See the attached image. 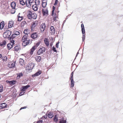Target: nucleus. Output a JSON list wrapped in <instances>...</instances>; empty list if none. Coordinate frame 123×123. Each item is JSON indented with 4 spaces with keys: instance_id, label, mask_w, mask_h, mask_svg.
I'll return each mask as SVG.
<instances>
[{
    "instance_id": "obj_26",
    "label": "nucleus",
    "mask_w": 123,
    "mask_h": 123,
    "mask_svg": "<svg viewBox=\"0 0 123 123\" xmlns=\"http://www.w3.org/2000/svg\"><path fill=\"white\" fill-rule=\"evenodd\" d=\"M47 4V2L46 1H43L42 2V7L44 8L46 7Z\"/></svg>"
},
{
    "instance_id": "obj_33",
    "label": "nucleus",
    "mask_w": 123,
    "mask_h": 123,
    "mask_svg": "<svg viewBox=\"0 0 123 123\" xmlns=\"http://www.w3.org/2000/svg\"><path fill=\"white\" fill-rule=\"evenodd\" d=\"M24 61V60L22 59H20L19 60V62L21 65H22Z\"/></svg>"
},
{
    "instance_id": "obj_16",
    "label": "nucleus",
    "mask_w": 123,
    "mask_h": 123,
    "mask_svg": "<svg viewBox=\"0 0 123 123\" xmlns=\"http://www.w3.org/2000/svg\"><path fill=\"white\" fill-rule=\"evenodd\" d=\"M29 66H28V67H29V68L31 69H32L35 66V65L34 63H31L29 64Z\"/></svg>"
},
{
    "instance_id": "obj_44",
    "label": "nucleus",
    "mask_w": 123,
    "mask_h": 123,
    "mask_svg": "<svg viewBox=\"0 0 123 123\" xmlns=\"http://www.w3.org/2000/svg\"><path fill=\"white\" fill-rule=\"evenodd\" d=\"M3 86L0 85V92H1L3 91Z\"/></svg>"
},
{
    "instance_id": "obj_29",
    "label": "nucleus",
    "mask_w": 123,
    "mask_h": 123,
    "mask_svg": "<svg viewBox=\"0 0 123 123\" xmlns=\"http://www.w3.org/2000/svg\"><path fill=\"white\" fill-rule=\"evenodd\" d=\"M13 45H12L11 43H9L7 45L8 49H10L12 47Z\"/></svg>"
},
{
    "instance_id": "obj_45",
    "label": "nucleus",
    "mask_w": 123,
    "mask_h": 123,
    "mask_svg": "<svg viewBox=\"0 0 123 123\" xmlns=\"http://www.w3.org/2000/svg\"><path fill=\"white\" fill-rule=\"evenodd\" d=\"M20 33L18 31H16L14 32V34L16 35H18Z\"/></svg>"
},
{
    "instance_id": "obj_10",
    "label": "nucleus",
    "mask_w": 123,
    "mask_h": 123,
    "mask_svg": "<svg viewBox=\"0 0 123 123\" xmlns=\"http://www.w3.org/2000/svg\"><path fill=\"white\" fill-rule=\"evenodd\" d=\"M41 73L42 72L41 71H39L34 74L32 75V77H34L35 76H38L40 75L41 74Z\"/></svg>"
},
{
    "instance_id": "obj_32",
    "label": "nucleus",
    "mask_w": 123,
    "mask_h": 123,
    "mask_svg": "<svg viewBox=\"0 0 123 123\" xmlns=\"http://www.w3.org/2000/svg\"><path fill=\"white\" fill-rule=\"evenodd\" d=\"M48 116L50 118H52L54 116V115L53 114L50 113H49L48 114Z\"/></svg>"
},
{
    "instance_id": "obj_47",
    "label": "nucleus",
    "mask_w": 123,
    "mask_h": 123,
    "mask_svg": "<svg viewBox=\"0 0 123 123\" xmlns=\"http://www.w3.org/2000/svg\"><path fill=\"white\" fill-rule=\"evenodd\" d=\"M85 36L84 34H83L82 35V41L83 42L85 40Z\"/></svg>"
},
{
    "instance_id": "obj_21",
    "label": "nucleus",
    "mask_w": 123,
    "mask_h": 123,
    "mask_svg": "<svg viewBox=\"0 0 123 123\" xmlns=\"http://www.w3.org/2000/svg\"><path fill=\"white\" fill-rule=\"evenodd\" d=\"M31 5H32V8L33 9V10L35 11H36L37 10V5H33L32 4H31Z\"/></svg>"
},
{
    "instance_id": "obj_28",
    "label": "nucleus",
    "mask_w": 123,
    "mask_h": 123,
    "mask_svg": "<svg viewBox=\"0 0 123 123\" xmlns=\"http://www.w3.org/2000/svg\"><path fill=\"white\" fill-rule=\"evenodd\" d=\"M23 75V73H21L18 74L17 78V79H19L20 77Z\"/></svg>"
},
{
    "instance_id": "obj_23",
    "label": "nucleus",
    "mask_w": 123,
    "mask_h": 123,
    "mask_svg": "<svg viewBox=\"0 0 123 123\" xmlns=\"http://www.w3.org/2000/svg\"><path fill=\"white\" fill-rule=\"evenodd\" d=\"M37 21H35L32 24V25L31 27L32 29L34 28L37 24Z\"/></svg>"
},
{
    "instance_id": "obj_51",
    "label": "nucleus",
    "mask_w": 123,
    "mask_h": 123,
    "mask_svg": "<svg viewBox=\"0 0 123 123\" xmlns=\"http://www.w3.org/2000/svg\"><path fill=\"white\" fill-rule=\"evenodd\" d=\"M56 16H55L54 17L53 20L54 21H56Z\"/></svg>"
},
{
    "instance_id": "obj_22",
    "label": "nucleus",
    "mask_w": 123,
    "mask_h": 123,
    "mask_svg": "<svg viewBox=\"0 0 123 123\" xmlns=\"http://www.w3.org/2000/svg\"><path fill=\"white\" fill-rule=\"evenodd\" d=\"M11 6L12 8L13 9H15V7L16 6V4L14 2H12L11 3Z\"/></svg>"
},
{
    "instance_id": "obj_41",
    "label": "nucleus",
    "mask_w": 123,
    "mask_h": 123,
    "mask_svg": "<svg viewBox=\"0 0 123 123\" xmlns=\"http://www.w3.org/2000/svg\"><path fill=\"white\" fill-rule=\"evenodd\" d=\"M23 19V18L22 17H20L19 16H18V21H21Z\"/></svg>"
},
{
    "instance_id": "obj_14",
    "label": "nucleus",
    "mask_w": 123,
    "mask_h": 123,
    "mask_svg": "<svg viewBox=\"0 0 123 123\" xmlns=\"http://www.w3.org/2000/svg\"><path fill=\"white\" fill-rule=\"evenodd\" d=\"M42 11L43 15H47L48 13V11L47 9H43Z\"/></svg>"
},
{
    "instance_id": "obj_4",
    "label": "nucleus",
    "mask_w": 123,
    "mask_h": 123,
    "mask_svg": "<svg viewBox=\"0 0 123 123\" xmlns=\"http://www.w3.org/2000/svg\"><path fill=\"white\" fill-rule=\"evenodd\" d=\"M11 32L10 31H7L4 34L3 36L5 38H8L11 35Z\"/></svg>"
},
{
    "instance_id": "obj_2",
    "label": "nucleus",
    "mask_w": 123,
    "mask_h": 123,
    "mask_svg": "<svg viewBox=\"0 0 123 123\" xmlns=\"http://www.w3.org/2000/svg\"><path fill=\"white\" fill-rule=\"evenodd\" d=\"M27 17L28 18L30 19H31L32 18L35 19L37 18V15L36 13L30 11L27 15Z\"/></svg>"
},
{
    "instance_id": "obj_6",
    "label": "nucleus",
    "mask_w": 123,
    "mask_h": 123,
    "mask_svg": "<svg viewBox=\"0 0 123 123\" xmlns=\"http://www.w3.org/2000/svg\"><path fill=\"white\" fill-rule=\"evenodd\" d=\"M46 27V25L45 24H42L40 26V30L41 32H43L44 31L45 28Z\"/></svg>"
},
{
    "instance_id": "obj_1",
    "label": "nucleus",
    "mask_w": 123,
    "mask_h": 123,
    "mask_svg": "<svg viewBox=\"0 0 123 123\" xmlns=\"http://www.w3.org/2000/svg\"><path fill=\"white\" fill-rule=\"evenodd\" d=\"M22 41L23 42L22 45L24 46L28 45L29 43H31V41L28 39L27 36V35H24L23 37Z\"/></svg>"
},
{
    "instance_id": "obj_57",
    "label": "nucleus",
    "mask_w": 123,
    "mask_h": 123,
    "mask_svg": "<svg viewBox=\"0 0 123 123\" xmlns=\"http://www.w3.org/2000/svg\"><path fill=\"white\" fill-rule=\"evenodd\" d=\"M65 22H66V20H64L63 22V25L65 23Z\"/></svg>"
},
{
    "instance_id": "obj_40",
    "label": "nucleus",
    "mask_w": 123,
    "mask_h": 123,
    "mask_svg": "<svg viewBox=\"0 0 123 123\" xmlns=\"http://www.w3.org/2000/svg\"><path fill=\"white\" fill-rule=\"evenodd\" d=\"M55 7L54 6H53V9H52V13L51 14L52 16H53L54 14V10H55Z\"/></svg>"
},
{
    "instance_id": "obj_46",
    "label": "nucleus",
    "mask_w": 123,
    "mask_h": 123,
    "mask_svg": "<svg viewBox=\"0 0 123 123\" xmlns=\"http://www.w3.org/2000/svg\"><path fill=\"white\" fill-rule=\"evenodd\" d=\"M40 43L39 42L37 43L36 45L34 46H35V47L36 48L39 45Z\"/></svg>"
},
{
    "instance_id": "obj_58",
    "label": "nucleus",
    "mask_w": 123,
    "mask_h": 123,
    "mask_svg": "<svg viewBox=\"0 0 123 123\" xmlns=\"http://www.w3.org/2000/svg\"><path fill=\"white\" fill-rule=\"evenodd\" d=\"M44 117L45 118H47V115L45 116Z\"/></svg>"
},
{
    "instance_id": "obj_43",
    "label": "nucleus",
    "mask_w": 123,
    "mask_h": 123,
    "mask_svg": "<svg viewBox=\"0 0 123 123\" xmlns=\"http://www.w3.org/2000/svg\"><path fill=\"white\" fill-rule=\"evenodd\" d=\"M34 0H26V2H29V3H31V4H32V3H33V2Z\"/></svg>"
},
{
    "instance_id": "obj_37",
    "label": "nucleus",
    "mask_w": 123,
    "mask_h": 123,
    "mask_svg": "<svg viewBox=\"0 0 123 123\" xmlns=\"http://www.w3.org/2000/svg\"><path fill=\"white\" fill-rule=\"evenodd\" d=\"M19 49V47L17 46H16L14 47V49L15 51H18Z\"/></svg>"
},
{
    "instance_id": "obj_55",
    "label": "nucleus",
    "mask_w": 123,
    "mask_h": 123,
    "mask_svg": "<svg viewBox=\"0 0 123 123\" xmlns=\"http://www.w3.org/2000/svg\"><path fill=\"white\" fill-rule=\"evenodd\" d=\"M42 120H40L37 122V123H42Z\"/></svg>"
},
{
    "instance_id": "obj_25",
    "label": "nucleus",
    "mask_w": 123,
    "mask_h": 123,
    "mask_svg": "<svg viewBox=\"0 0 123 123\" xmlns=\"http://www.w3.org/2000/svg\"><path fill=\"white\" fill-rule=\"evenodd\" d=\"M35 59L37 62H40L41 61V57L40 56H37L35 57Z\"/></svg>"
},
{
    "instance_id": "obj_56",
    "label": "nucleus",
    "mask_w": 123,
    "mask_h": 123,
    "mask_svg": "<svg viewBox=\"0 0 123 123\" xmlns=\"http://www.w3.org/2000/svg\"><path fill=\"white\" fill-rule=\"evenodd\" d=\"M5 59H4V60H5V61H6L7 60V57H5L4 58Z\"/></svg>"
},
{
    "instance_id": "obj_54",
    "label": "nucleus",
    "mask_w": 123,
    "mask_h": 123,
    "mask_svg": "<svg viewBox=\"0 0 123 123\" xmlns=\"http://www.w3.org/2000/svg\"><path fill=\"white\" fill-rule=\"evenodd\" d=\"M73 72H72L71 74V77H72V78H73Z\"/></svg>"
},
{
    "instance_id": "obj_52",
    "label": "nucleus",
    "mask_w": 123,
    "mask_h": 123,
    "mask_svg": "<svg viewBox=\"0 0 123 123\" xmlns=\"http://www.w3.org/2000/svg\"><path fill=\"white\" fill-rule=\"evenodd\" d=\"M59 42L57 43L56 44V47L57 48H58V44Z\"/></svg>"
},
{
    "instance_id": "obj_12",
    "label": "nucleus",
    "mask_w": 123,
    "mask_h": 123,
    "mask_svg": "<svg viewBox=\"0 0 123 123\" xmlns=\"http://www.w3.org/2000/svg\"><path fill=\"white\" fill-rule=\"evenodd\" d=\"M44 42L46 46L48 47L49 45V40L47 38H45L44 39Z\"/></svg>"
},
{
    "instance_id": "obj_5",
    "label": "nucleus",
    "mask_w": 123,
    "mask_h": 123,
    "mask_svg": "<svg viewBox=\"0 0 123 123\" xmlns=\"http://www.w3.org/2000/svg\"><path fill=\"white\" fill-rule=\"evenodd\" d=\"M45 49L43 47L41 48L37 52V54L38 55H40L41 54H43L45 52Z\"/></svg>"
},
{
    "instance_id": "obj_39",
    "label": "nucleus",
    "mask_w": 123,
    "mask_h": 123,
    "mask_svg": "<svg viewBox=\"0 0 123 123\" xmlns=\"http://www.w3.org/2000/svg\"><path fill=\"white\" fill-rule=\"evenodd\" d=\"M57 117L56 115H55L54 118V120L55 122H56L58 121Z\"/></svg>"
},
{
    "instance_id": "obj_50",
    "label": "nucleus",
    "mask_w": 123,
    "mask_h": 123,
    "mask_svg": "<svg viewBox=\"0 0 123 123\" xmlns=\"http://www.w3.org/2000/svg\"><path fill=\"white\" fill-rule=\"evenodd\" d=\"M58 0H55V2L54 4V5H56L58 3Z\"/></svg>"
},
{
    "instance_id": "obj_38",
    "label": "nucleus",
    "mask_w": 123,
    "mask_h": 123,
    "mask_svg": "<svg viewBox=\"0 0 123 123\" xmlns=\"http://www.w3.org/2000/svg\"><path fill=\"white\" fill-rule=\"evenodd\" d=\"M28 31V30L25 29L24 31V33L25 35H28V33L29 34V32Z\"/></svg>"
},
{
    "instance_id": "obj_9",
    "label": "nucleus",
    "mask_w": 123,
    "mask_h": 123,
    "mask_svg": "<svg viewBox=\"0 0 123 123\" xmlns=\"http://www.w3.org/2000/svg\"><path fill=\"white\" fill-rule=\"evenodd\" d=\"M50 32L53 34L55 33V29L53 26H51L50 28Z\"/></svg>"
},
{
    "instance_id": "obj_8",
    "label": "nucleus",
    "mask_w": 123,
    "mask_h": 123,
    "mask_svg": "<svg viewBox=\"0 0 123 123\" xmlns=\"http://www.w3.org/2000/svg\"><path fill=\"white\" fill-rule=\"evenodd\" d=\"M6 82L7 83H9L10 85H12L15 84L16 82V81L15 80H12L10 81H7Z\"/></svg>"
},
{
    "instance_id": "obj_19",
    "label": "nucleus",
    "mask_w": 123,
    "mask_h": 123,
    "mask_svg": "<svg viewBox=\"0 0 123 123\" xmlns=\"http://www.w3.org/2000/svg\"><path fill=\"white\" fill-rule=\"evenodd\" d=\"M13 25V22L12 21H10L9 22L8 27L9 28L12 27Z\"/></svg>"
},
{
    "instance_id": "obj_20",
    "label": "nucleus",
    "mask_w": 123,
    "mask_h": 123,
    "mask_svg": "<svg viewBox=\"0 0 123 123\" xmlns=\"http://www.w3.org/2000/svg\"><path fill=\"white\" fill-rule=\"evenodd\" d=\"M81 27L82 29V34H84L85 33V30L84 29V25L83 24H82L81 25Z\"/></svg>"
},
{
    "instance_id": "obj_53",
    "label": "nucleus",
    "mask_w": 123,
    "mask_h": 123,
    "mask_svg": "<svg viewBox=\"0 0 123 123\" xmlns=\"http://www.w3.org/2000/svg\"><path fill=\"white\" fill-rule=\"evenodd\" d=\"M26 106H25L24 107H22L20 109V110H21V109H26Z\"/></svg>"
},
{
    "instance_id": "obj_35",
    "label": "nucleus",
    "mask_w": 123,
    "mask_h": 123,
    "mask_svg": "<svg viewBox=\"0 0 123 123\" xmlns=\"http://www.w3.org/2000/svg\"><path fill=\"white\" fill-rule=\"evenodd\" d=\"M19 2L20 4L22 5H24L25 4V3L23 1V0H19Z\"/></svg>"
},
{
    "instance_id": "obj_18",
    "label": "nucleus",
    "mask_w": 123,
    "mask_h": 123,
    "mask_svg": "<svg viewBox=\"0 0 123 123\" xmlns=\"http://www.w3.org/2000/svg\"><path fill=\"white\" fill-rule=\"evenodd\" d=\"M70 80L71 82V87H72L74 86V82L73 80V78H72V77H71Z\"/></svg>"
},
{
    "instance_id": "obj_42",
    "label": "nucleus",
    "mask_w": 123,
    "mask_h": 123,
    "mask_svg": "<svg viewBox=\"0 0 123 123\" xmlns=\"http://www.w3.org/2000/svg\"><path fill=\"white\" fill-rule=\"evenodd\" d=\"M16 36L14 34H12L10 37L11 39H13L16 37Z\"/></svg>"
},
{
    "instance_id": "obj_11",
    "label": "nucleus",
    "mask_w": 123,
    "mask_h": 123,
    "mask_svg": "<svg viewBox=\"0 0 123 123\" xmlns=\"http://www.w3.org/2000/svg\"><path fill=\"white\" fill-rule=\"evenodd\" d=\"M37 32L33 33L31 35V37L33 39H35L37 37Z\"/></svg>"
},
{
    "instance_id": "obj_15",
    "label": "nucleus",
    "mask_w": 123,
    "mask_h": 123,
    "mask_svg": "<svg viewBox=\"0 0 123 123\" xmlns=\"http://www.w3.org/2000/svg\"><path fill=\"white\" fill-rule=\"evenodd\" d=\"M36 48L35 47V46H33L32 47L30 52V55H31L33 54L34 51L35 50Z\"/></svg>"
},
{
    "instance_id": "obj_24",
    "label": "nucleus",
    "mask_w": 123,
    "mask_h": 123,
    "mask_svg": "<svg viewBox=\"0 0 123 123\" xmlns=\"http://www.w3.org/2000/svg\"><path fill=\"white\" fill-rule=\"evenodd\" d=\"M26 70V72L27 73H30L31 72L32 69L29 68V67H27L25 69Z\"/></svg>"
},
{
    "instance_id": "obj_31",
    "label": "nucleus",
    "mask_w": 123,
    "mask_h": 123,
    "mask_svg": "<svg viewBox=\"0 0 123 123\" xmlns=\"http://www.w3.org/2000/svg\"><path fill=\"white\" fill-rule=\"evenodd\" d=\"M35 3L36 5L38 6L39 5L40 1L39 0H35Z\"/></svg>"
},
{
    "instance_id": "obj_13",
    "label": "nucleus",
    "mask_w": 123,
    "mask_h": 123,
    "mask_svg": "<svg viewBox=\"0 0 123 123\" xmlns=\"http://www.w3.org/2000/svg\"><path fill=\"white\" fill-rule=\"evenodd\" d=\"M7 105L5 103H1L0 104V107L1 108H6V107Z\"/></svg>"
},
{
    "instance_id": "obj_34",
    "label": "nucleus",
    "mask_w": 123,
    "mask_h": 123,
    "mask_svg": "<svg viewBox=\"0 0 123 123\" xmlns=\"http://www.w3.org/2000/svg\"><path fill=\"white\" fill-rule=\"evenodd\" d=\"M66 118L65 120L62 119L60 120L59 122V123H66Z\"/></svg>"
},
{
    "instance_id": "obj_27",
    "label": "nucleus",
    "mask_w": 123,
    "mask_h": 123,
    "mask_svg": "<svg viewBox=\"0 0 123 123\" xmlns=\"http://www.w3.org/2000/svg\"><path fill=\"white\" fill-rule=\"evenodd\" d=\"M6 42L5 41H3L2 43L0 44V45L1 47H4L6 45Z\"/></svg>"
},
{
    "instance_id": "obj_61",
    "label": "nucleus",
    "mask_w": 123,
    "mask_h": 123,
    "mask_svg": "<svg viewBox=\"0 0 123 123\" xmlns=\"http://www.w3.org/2000/svg\"><path fill=\"white\" fill-rule=\"evenodd\" d=\"M0 95H1L0 94V98L1 97V96H0Z\"/></svg>"
},
{
    "instance_id": "obj_49",
    "label": "nucleus",
    "mask_w": 123,
    "mask_h": 123,
    "mask_svg": "<svg viewBox=\"0 0 123 123\" xmlns=\"http://www.w3.org/2000/svg\"><path fill=\"white\" fill-rule=\"evenodd\" d=\"M53 50L55 52H56L57 50L56 49V48L55 47H54V46H53V47L52 48Z\"/></svg>"
},
{
    "instance_id": "obj_3",
    "label": "nucleus",
    "mask_w": 123,
    "mask_h": 123,
    "mask_svg": "<svg viewBox=\"0 0 123 123\" xmlns=\"http://www.w3.org/2000/svg\"><path fill=\"white\" fill-rule=\"evenodd\" d=\"M30 86L29 85H27L25 86H24L22 87L21 88V90L23 92H21L20 94V95L21 94V95H23L25 92V91L26 89H27Z\"/></svg>"
},
{
    "instance_id": "obj_30",
    "label": "nucleus",
    "mask_w": 123,
    "mask_h": 123,
    "mask_svg": "<svg viewBox=\"0 0 123 123\" xmlns=\"http://www.w3.org/2000/svg\"><path fill=\"white\" fill-rule=\"evenodd\" d=\"M26 0L25 1V3H26V5L27 6L29 7H30L31 6V3H29L28 2H26Z\"/></svg>"
},
{
    "instance_id": "obj_17",
    "label": "nucleus",
    "mask_w": 123,
    "mask_h": 123,
    "mask_svg": "<svg viewBox=\"0 0 123 123\" xmlns=\"http://www.w3.org/2000/svg\"><path fill=\"white\" fill-rule=\"evenodd\" d=\"M5 25L4 22L2 21L0 23V29L2 30L4 28Z\"/></svg>"
},
{
    "instance_id": "obj_48",
    "label": "nucleus",
    "mask_w": 123,
    "mask_h": 123,
    "mask_svg": "<svg viewBox=\"0 0 123 123\" xmlns=\"http://www.w3.org/2000/svg\"><path fill=\"white\" fill-rule=\"evenodd\" d=\"M14 41L13 40H11V43H10L12 44V45H13L14 44Z\"/></svg>"
},
{
    "instance_id": "obj_59",
    "label": "nucleus",
    "mask_w": 123,
    "mask_h": 123,
    "mask_svg": "<svg viewBox=\"0 0 123 123\" xmlns=\"http://www.w3.org/2000/svg\"><path fill=\"white\" fill-rule=\"evenodd\" d=\"M2 56V55L0 54V58H1Z\"/></svg>"
},
{
    "instance_id": "obj_60",
    "label": "nucleus",
    "mask_w": 123,
    "mask_h": 123,
    "mask_svg": "<svg viewBox=\"0 0 123 123\" xmlns=\"http://www.w3.org/2000/svg\"><path fill=\"white\" fill-rule=\"evenodd\" d=\"M79 54V53L78 52H77V54H76V57L77 56V55H78V54Z\"/></svg>"
},
{
    "instance_id": "obj_7",
    "label": "nucleus",
    "mask_w": 123,
    "mask_h": 123,
    "mask_svg": "<svg viewBox=\"0 0 123 123\" xmlns=\"http://www.w3.org/2000/svg\"><path fill=\"white\" fill-rule=\"evenodd\" d=\"M15 62H12L9 63L8 65V67L10 68H13L15 66Z\"/></svg>"
},
{
    "instance_id": "obj_36",
    "label": "nucleus",
    "mask_w": 123,
    "mask_h": 123,
    "mask_svg": "<svg viewBox=\"0 0 123 123\" xmlns=\"http://www.w3.org/2000/svg\"><path fill=\"white\" fill-rule=\"evenodd\" d=\"M26 22L25 21H23L22 23H21V27H23L24 25H26Z\"/></svg>"
}]
</instances>
